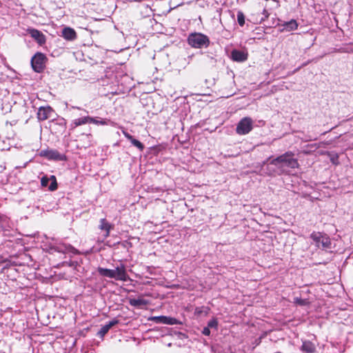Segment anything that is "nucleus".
<instances>
[{"mask_svg": "<svg viewBox=\"0 0 353 353\" xmlns=\"http://www.w3.org/2000/svg\"><path fill=\"white\" fill-rule=\"evenodd\" d=\"M54 112L52 108L49 105L40 107L37 112V118L39 121H46L50 119Z\"/></svg>", "mask_w": 353, "mask_h": 353, "instance_id": "obj_6", "label": "nucleus"}, {"mask_svg": "<svg viewBox=\"0 0 353 353\" xmlns=\"http://www.w3.org/2000/svg\"><path fill=\"white\" fill-rule=\"evenodd\" d=\"M61 36L68 41H73L77 38V32L73 28L66 27L62 30Z\"/></svg>", "mask_w": 353, "mask_h": 353, "instance_id": "obj_16", "label": "nucleus"}, {"mask_svg": "<svg viewBox=\"0 0 353 353\" xmlns=\"http://www.w3.org/2000/svg\"><path fill=\"white\" fill-rule=\"evenodd\" d=\"M176 319L166 316V320L163 321V323L168 324V325H174L176 323Z\"/></svg>", "mask_w": 353, "mask_h": 353, "instance_id": "obj_24", "label": "nucleus"}, {"mask_svg": "<svg viewBox=\"0 0 353 353\" xmlns=\"http://www.w3.org/2000/svg\"><path fill=\"white\" fill-rule=\"evenodd\" d=\"M153 320L156 323H163V321L166 320V316H154V317H153Z\"/></svg>", "mask_w": 353, "mask_h": 353, "instance_id": "obj_25", "label": "nucleus"}, {"mask_svg": "<svg viewBox=\"0 0 353 353\" xmlns=\"http://www.w3.org/2000/svg\"><path fill=\"white\" fill-rule=\"evenodd\" d=\"M129 303L131 306L140 307L142 305H146L148 304V301L143 299H130L129 300Z\"/></svg>", "mask_w": 353, "mask_h": 353, "instance_id": "obj_22", "label": "nucleus"}, {"mask_svg": "<svg viewBox=\"0 0 353 353\" xmlns=\"http://www.w3.org/2000/svg\"><path fill=\"white\" fill-rule=\"evenodd\" d=\"M115 272V279L117 281H127L129 279V276L127 274L125 266L123 264H121L114 270Z\"/></svg>", "mask_w": 353, "mask_h": 353, "instance_id": "obj_12", "label": "nucleus"}, {"mask_svg": "<svg viewBox=\"0 0 353 353\" xmlns=\"http://www.w3.org/2000/svg\"><path fill=\"white\" fill-rule=\"evenodd\" d=\"M284 29L287 31L295 30L298 28V23L296 20L292 19L290 21L285 22L283 24Z\"/></svg>", "mask_w": 353, "mask_h": 353, "instance_id": "obj_21", "label": "nucleus"}, {"mask_svg": "<svg viewBox=\"0 0 353 353\" xmlns=\"http://www.w3.org/2000/svg\"><path fill=\"white\" fill-rule=\"evenodd\" d=\"M90 116H85L73 120L70 124L71 128L74 129L78 126L90 123Z\"/></svg>", "mask_w": 353, "mask_h": 353, "instance_id": "obj_17", "label": "nucleus"}, {"mask_svg": "<svg viewBox=\"0 0 353 353\" xmlns=\"http://www.w3.org/2000/svg\"><path fill=\"white\" fill-rule=\"evenodd\" d=\"M27 32L40 46H42L46 43V36L42 33V32L34 28H28Z\"/></svg>", "mask_w": 353, "mask_h": 353, "instance_id": "obj_7", "label": "nucleus"}, {"mask_svg": "<svg viewBox=\"0 0 353 353\" xmlns=\"http://www.w3.org/2000/svg\"><path fill=\"white\" fill-rule=\"evenodd\" d=\"M99 228L100 230H104L105 232L104 237L107 238L110 236V231L113 229L114 226L110 223L106 219H101L100 220Z\"/></svg>", "mask_w": 353, "mask_h": 353, "instance_id": "obj_15", "label": "nucleus"}, {"mask_svg": "<svg viewBox=\"0 0 353 353\" xmlns=\"http://www.w3.org/2000/svg\"><path fill=\"white\" fill-rule=\"evenodd\" d=\"M41 156L50 160L61 161L64 156L55 150H46L41 152Z\"/></svg>", "mask_w": 353, "mask_h": 353, "instance_id": "obj_8", "label": "nucleus"}, {"mask_svg": "<svg viewBox=\"0 0 353 353\" xmlns=\"http://www.w3.org/2000/svg\"><path fill=\"white\" fill-rule=\"evenodd\" d=\"M188 43L192 48H208L210 41L207 35L200 32H194L188 36Z\"/></svg>", "mask_w": 353, "mask_h": 353, "instance_id": "obj_1", "label": "nucleus"}, {"mask_svg": "<svg viewBox=\"0 0 353 353\" xmlns=\"http://www.w3.org/2000/svg\"><path fill=\"white\" fill-rule=\"evenodd\" d=\"M202 334H204L205 336H209L210 334V328L208 327H204L202 331Z\"/></svg>", "mask_w": 353, "mask_h": 353, "instance_id": "obj_27", "label": "nucleus"}, {"mask_svg": "<svg viewBox=\"0 0 353 353\" xmlns=\"http://www.w3.org/2000/svg\"><path fill=\"white\" fill-rule=\"evenodd\" d=\"M51 181V183L50 186L48 187V189L50 191H54L58 188V184L57 182V179L55 176L52 175L50 178H48L47 176H44L41 179V185L42 187L45 188L47 187L49 183V181Z\"/></svg>", "mask_w": 353, "mask_h": 353, "instance_id": "obj_10", "label": "nucleus"}, {"mask_svg": "<svg viewBox=\"0 0 353 353\" xmlns=\"http://www.w3.org/2000/svg\"><path fill=\"white\" fill-rule=\"evenodd\" d=\"M296 303L300 305H304L306 303V301L301 299H296Z\"/></svg>", "mask_w": 353, "mask_h": 353, "instance_id": "obj_28", "label": "nucleus"}, {"mask_svg": "<svg viewBox=\"0 0 353 353\" xmlns=\"http://www.w3.org/2000/svg\"><path fill=\"white\" fill-rule=\"evenodd\" d=\"M253 128V121L250 117H243L238 123L236 132L239 135L248 134Z\"/></svg>", "mask_w": 353, "mask_h": 353, "instance_id": "obj_5", "label": "nucleus"}, {"mask_svg": "<svg viewBox=\"0 0 353 353\" xmlns=\"http://www.w3.org/2000/svg\"><path fill=\"white\" fill-rule=\"evenodd\" d=\"M352 258H353V255H352Z\"/></svg>", "mask_w": 353, "mask_h": 353, "instance_id": "obj_32", "label": "nucleus"}, {"mask_svg": "<svg viewBox=\"0 0 353 353\" xmlns=\"http://www.w3.org/2000/svg\"><path fill=\"white\" fill-rule=\"evenodd\" d=\"M301 350L306 353H313L315 352L316 347L311 341H304L302 344Z\"/></svg>", "mask_w": 353, "mask_h": 353, "instance_id": "obj_19", "label": "nucleus"}, {"mask_svg": "<svg viewBox=\"0 0 353 353\" xmlns=\"http://www.w3.org/2000/svg\"><path fill=\"white\" fill-rule=\"evenodd\" d=\"M310 238L319 248L327 249L331 247L330 239L326 234L320 232H313L310 234Z\"/></svg>", "mask_w": 353, "mask_h": 353, "instance_id": "obj_3", "label": "nucleus"}, {"mask_svg": "<svg viewBox=\"0 0 353 353\" xmlns=\"http://www.w3.org/2000/svg\"><path fill=\"white\" fill-rule=\"evenodd\" d=\"M208 327H217V322L216 320H212L208 322Z\"/></svg>", "mask_w": 353, "mask_h": 353, "instance_id": "obj_26", "label": "nucleus"}, {"mask_svg": "<svg viewBox=\"0 0 353 353\" xmlns=\"http://www.w3.org/2000/svg\"><path fill=\"white\" fill-rule=\"evenodd\" d=\"M47 58L43 53L37 52L31 59V65L36 72H41L46 67Z\"/></svg>", "mask_w": 353, "mask_h": 353, "instance_id": "obj_4", "label": "nucleus"}, {"mask_svg": "<svg viewBox=\"0 0 353 353\" xmlns=\"http://www.w3.org/2000/svg\"><path fill=\"white\" fill-rule=\"evenodd\" d=\"M237 21L240 26H243L245 24V16L241 11L237 13Z\"/></svg>", "mask_w": 353, "mask_h": 353, "instance_id": "obj_23", "label": "nucleus"}, {"mask_svg": "<svg viewBox=\"0 0 353 353\" xmlns=\"http://www.w3.org/2000/svg\"><path fill=\"white\" fill-rule=\"evenodd\" d=\"M160 148H161V146L158 145V146L154 147V149L158 150V151H159L161 150Z\"/></svg>", "mask_w": 353, "mask_h": 353, "instance_id": "obj_29", "label": "nucleus"}, {"mask_svg": "<svg viewBox=\"0 0 353 353\" xmlns=\"http://www.w3.org/2000/svg\"><path fill=\"white\" fill-rule=\"evenodd\" d=\"M90 123H94L96 125H108L109 124H111L112 122L110 119H101L100 118L99 119L98 117L94 118L91 117L90 118Z\"/></svg>", "mask_w": 353, "mask_h": 353, "instance_id": "obj_20", "label": "nucleus"}, {"mask_svg": "<svg viewBox=\"0 0 353 353\" xmlns=\"http://www.w3.org/2000/svg\"><path fill=\"white\" fill-rule=\"evenodd\" d=\"M332 163H334L335 159H332Z\"/></svg>", "mask_w": 353, "mask_h": 353, "instance_id": "obj_31", "label": "nucleus"}, {"mask_svg": "<svg viewBox=\"0 0 353 353\" xmlns=\"http://www.w3.org/2000/svg\"><path fill=\"white\" fill-rule=\"evenodd\" d=\"M122 133L125 137L127 138L131 142V143L134 146L137 147L141 152L144 150L145 146L141 141L134 139L131 134H130L127 131L124 130H122Z\"/></svg>", "mask_w": 353, "mask_h": 353, "instance_id": "obj_14", "label": "nucleus"}, {"mask_svg": "<svg viewBox=\"0 0 353 353\" xmlns=\"http://www.w3.org/2000/svg\"><path fill=\"white\" fill-rule=\"evenodd\" d=\"M332 163H334L335 159H332Z\"/></svg>", "mask_w": 353, "mask_h": 353, "instance_id": "obj_30", "label": "nucleus"}, {"mask_svg": "<svg viewBox=\"0 0 353 353\" xmlns=\"http://www.w3.org/2000/svg\"><path fill=\"white\" fill-rule=\"evenodd\" d=\"M230 57L234 61L244 62L248 59V54L246 52L234 49L232 50Z\"/></svg>", "mask_w": 353, "mask_h": 353, "instance_id": "obj_11", "label": "nucleus"}, {"mask_svg": "<svg viewBox=\"0 0 353 353\" xmlns=\"http://www.w3.org/2000/svg\"><path fill=\"white\" fill-rule=\"evenodd\" d=\"M119 323V321L114 319L110 321L108 323L103 325L101 330L98 332L97 336L101 339H103L104 336L108 332V331L115 325Z\"/></svg>", "mask_w": 353, "mask_h": 353, "instance_id": "obj_13", "label": "nucleus"}, {"mask_svg": "<svg viewBox=\"0 0 353 353\" xmlns=\"http://www.w3.org/2000/svg\"><path fill=\"white\" fill-rule=\"evenodd\" d=\"M81 137H82V138L79 139V144L77 145V148L86 149V148L91 147L93 145L92 139V134L82 133Z\"/></svg>", "mask_w": 353, "mask_h": 353, "instance_id": "obj_9", "label": "nucleus"}, {"mask_svg": "<svg viewBox=\"0 0 353 353\" xmlns=\"http://www.w3.org/2000/svg\"><path fill=\"white\" fill-rule=\"evenodd\" d=\"M294 155V154L292 152H286L285 153L272 159L270 163L276 166L280 163H284L286 166L290 168H298L299 167V163L298 160L293 157Z\"/></svg>", "mask_w": 353, "mask_h": 353, "instance_id": "obj_2", "label": "nucleus"}, {"mask_svg": "<svg viewBox=\"0 0 353 353\" xmlns=\"http://www.w3.org/2000/svg\"><path fill=\"white\" fill-rule=\"evenodd\" d=\"M98 272L99 273L100 275L103 276L115 279L114 270H110L99 267L98 268Z\"/></svg>", "mask_w": 353, "mask_h": 353, "instance_id": "obj_18", "label": "nucleus"}]
</instances>
